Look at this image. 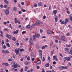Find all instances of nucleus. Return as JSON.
<instances>
[{
	"label": "nucleus",
	"mask_w": 72,
	"mask_h": 72,
	"mask_svg": "<svg viewBox=\"0 0 72 72\" xmlns=\"http://www.w3.org/2000/svg\"><path fill=\"white\" fill-rule=\"evenodd\" d=\"M10 8V7H9L8 8H7V9H6V10H4V11L5 12V14L7 15H8V14H9V9Z\"/></svg>",
	"instance_id": "f257e3e1"
},
{
	"label": "nucleus",
	"mask_w": 72,
	"mask_h": 72,
	"mask_svg": "<svg viewBox=\"0 0 72 72\" xmlns=\"http://www.w3.org/2000/svg\"><path fill=\"white\" fill-rule=\"evenodd\" d=\"M39 58L40 59L42 58V52L41 50H39Z\"/></svg>",
	"instance_id": "f03ea898"
},
{
	"label": "nucleus",
	"mask_w": 72,
	"mask_h": 72,
	"mask_svg": "<svg viewBox=\"0 0 72 72\" xmlns=\"http://www.w3.org/2000/svg\"><path fill=\"white\" fill-rule=\"evenodd\" d=\"M37 24V26H40L41 24H43V22L39 21H36Z\"/></svg>",
	"instance_id": "7ed1b4c3"
},
{
	"label": "nucleus",
	"mask_w": 72,
	"mask_h": 72,
	"mask_svg": "<svg viewBox=\"0 0 72 72\" xmlns=\"http://www.w3.org/2000/svg\"><path fill=\"white\" fill-rule=\"evenodd\" d=\"M30 44L31 46H32L33 45V41L32 38H30Z\"/></svg>",
	"instance_id": "20e7f679"
},
{
	"label": "nucleus",
	"mask_w": 72,
	"mask_h": 72,
	"mask_svg": "<svg viewBox=\"0 0 72 72\" xmlns=\"http://www.w3.org/2000/svg\"><path fill=\"white\" fill-rule=\"evenodd\" d=\"M61 40H62V41H65V42L67 41L66 40V38H65V37L64 36H62Z\"/></svg>",
	"instance_id": "39448f33"
},
{
	"label": "nucleus",
	"mask_w": 72,
	"mask_h": 72,
	"mask_svg": "<svg viewBox=\"0 0 72 72\" xmlns=\"http://www.w3.org/2000/svg\"><path fill=\"white\" fill-rule=\"evenodd\" d=\"M2 53H7V54H9V51L7 50H6L5 51V50H2Z\"/></svg>",
	"instance_id": "423d86ee"
},
{
	"label": "nucleus",
	"mask_w": 72,
	"mask_h": 72,
	"mask_svg": "<svg viewBox=\"0 0 72 72\" xmlns=\"http://www.w3.org/2000/svg\"><path fill=\"white\" fill-rule=\"evenodd\" d=\"M15 52L16 55H18L19 54V51L18 50L16 49L15 50Z\"/></svg>",
	"instance_id": "0eeeda50"
},
{
	"label": "nucleus",
	"mask_w": 72,
	"mask_h": 72,
	"mask_svg": "<svg viewBox=\"0 0 72 72\" xmlns=\"http://www.w3.org/2000/svg\"><path fill=\"white\" fill-rule=\"evenodd\" d=\"M68 22H69V20L68 19H66L65 20V21L64 22V24L65 25H66V24H67V23Z\"/></svg>",
	"instance_id": "6e6552de"
},
{
	"label": "nucleus",
	"mask_w": 72,
	"mask_h": 72,
	"mask_svg": "<svg viewBox=\"0 0 72 72\" xmlns=\"http://www.w3.org/2000/svg\"><path fill=\"white\" fill-rule=\"evenodd\" d=\"M35 35H36V36L37 37V39H39V38L40 37V34H39L37 33L35 34Z\"/></svg>",
	"instance_id": "1a4fd4ad"
},
{
	"label": "nucleus",
	"mask_w": 72,
	"mask_h": 72,
	"mask_svg": "<svg viewBox=\"0 0 72 72\" xmlns=\"http://www.w3.org/2000/svg\"><path fill=\"white\" fill-rule=\"evenodd\" d=\"M65 50L67 51L68 52H69V49L68 48H65Z\"/></svg>",
	"instance_id": "9d476101"
},
{
	"label": "nucleus",
	"mask_w": 72,
	"mask_h": 72,
	"mask_svg": "<svg viewBox=\"0 0 72 72\" xmlns=\"http://www.w3.org/2000/svg\"><path fill=\"white\" fill-rule=\"evenodd\" d=\"M38 5L39 6H42V3L40 2L38 4Z\"/></svg>",
	"instance_id": "9b49d317"
},
{
	"label": "nucleus",
	"mask_w": 72,
	"mask_h": 72,
	"mask_svg": "<svg viewBox=\"0 0 72 72\" xmlns=\"http://www.w3.org/2000/svg\"><path fill=\"white\" fill-rule=\"evenodd\" d=\"M72 14H70L69 15V17H70V20L71 22H72Z\"/></svg>",
	"instance_id": "f8f14e48"
},
{
	"label": "nucleus",
	"mask_w": 72,
	"mask_h": 72,
	"mask_svg": "<svg viewBox=\"0 0 72 72\" xmlns=\"http://www.w3.org/2000/svg\"><path fill=\"white\" fill-rule=\"evenodd\" d=\"M47 33H49V34H50V35L51 34V32L49 30H47Z\"/></svg>",
	"instance_id": "ddd939ff"
},
{
	"label": "nucleus",
	"mask_w": 72,
	"mask_h": 72,
	"mask_svg": "<svg viewBox=\"0 0 72 72\" xmlns=\"http://www.w3.org/2000/svg\"><path fill=\"white\" fill-rule=\"evenodd\" d=\"M66 60L67 61H70L71 60V58L69 57H68L66 59Z\"/></svg>",
	"instance_id": "4468645a"
},
{
	"label": "nucleus",
	"mask_w": 72,
	"mask_h": 72,
	"mask_svg": "<svg viewBox=\"0 0 72 72\" xmlns=\"http://www.w3.org/2000/svg\"><path fill=\"white\" fill-rule=\"evenodd\" d=\"M17 18H15V22L17 24V23H18V21L17 20Z\"/></svg>",
	"instance_id": "2eb2a0df"
},
{
	"label": "nucleus",
	"mask_w": 72,
	"mask_h": 72,
	"mask_svg": "<svg viewBox=\"0 0 72 72\" xmlns=\"http://www.w3.org/2000/svg\"><path fill=\"white\" fill-rule=\"evenodd\" d=\"M4 1L5 2L6 4H7V5H8L9 4V2L7 1L6 0H4Z\"/></svg>",
	"instance_id": "dca6fc26"
},
{
	"label": "nucleus",
	"mask_w": 72,
	"mask_h": 72,
	"mask_svg": "<svg viewBox=\"0 0 72 72\" xmlns=\"http://www.w3.org/2000/svg\"><path fill=\"white\" fill-rule=\"evenodd\" d=\"M14 68H17V65L16 64H14Z\"/></svg>",
	"instance_id": "f3484780"
},
{
	"label": "nucleus",
	"mask_w": 72,
	"mask_h": 72,
	"mask_svg": "<svg viewBox=\"0 0 72 72\" xmlns=\"http://www.w3.org/2000/svg\"><path fill=\"white\" fill-rule=\"evenodd\" d=\"M18 33V31L16 30V31H15V32H14V34H17V33Z\"/></svg>",
	"instance_id": "a211bd4d"
},
{
	"label": "nucleus",
	"mask_w": 72,
	"mask_h": 72,
	"mask_svg": "<svg viewBox=\"0 0 72 72\" xmlns=\"http://www.w3.org/2000/svg\"><path fill=\"white\" fill-rule=\"evenodd\" d=\"M31 57H34V54H33V53L32 52L31 53Z\"/></svg>",
	"instance_id": "6ab92c4d"
},
{
	"label": "nucleus",
	"mask_w": 72,
	"mask_h": 72,
	"mask_svg": "<svg viewBox=\"0 0 72 72\" xmlns=\"http://www.w3.org/2000/svg\"><path fill=\"white\" fill-rule=\"evenodd\" d=\"M41 62L40 60H39L37 62V63L38 64H41Z\"/></svg>",
	"instance_id": "aec40b11"
},
{
	"label": "nucleus",
	"mask_w": 72,
	"mask_h": 72,
	"mask_svg": "<svg viewBox=\"0 0 72 72\" xmlns=\"http://www.w3.org/2000/svg\"><path fill=\"white\" fill-rule=\"evenodd\" d=\"M4 40H2V41L1 45L2 46H3V45L4 44Z\"/></svg>",
	"instance_id": "412c9836"
},
{
	"label": "nucleus",
	"mask_w": 72,
	"mask_h": 72,
	"mask_svg": "<svg viewBox=\"0 0 72 72\" xmlns=\"http://www.w3.org/2000/svg\"><path fill=\"white\" fill-rule=\"evenodd\" d=\"M53 14H56L57 13V10H54L53 11Z\"/></svg>",
	"instance_id": "4be33fe9"
},
{
	"label": "nucleus",
	"mask_w": 72,
	"mask_h": 72,
	"mask_svg": "<svg viewBox=\"0 0 72 72\" xmlns=\"http://www.w3.org/2000/svg\"><path fill=\"white\" fill-rule=\"evenodd\" d=\"M2 49H6V46H5V45H4V46L2 48Z\"/></svg>",
	"instance_id": "5701e85b"
},
{
	"label": "nucleus",
	"mask_w": 72,
	"mask_h": 72,
	"mask_svg": "<svg viewBox=\"0 0 72 72\" xmlns=\"http://www.w3.org/2000/svg\"><path fill=\"white\" fill-rule=\"evenodd\" d=\"M45 66L47 67H49V63H47L45 65Z\"/></svg>",
	"instance_id": "b1692460"
},
{
	"label": "nucleus",
	"mask_w": 72,
	"mask_h": 72,
	"mask_svg": "<svg viewBox=\"0 0 72 72\" xmlns=\"http://www.w3.org/2000/svg\"><path fill=\"white\" fill-rule=\"evenodd\" d=\"M55 22H57L58 21V18H57V17H55Z\"/></svg>",
	"instance_id": "393cba45"
},
{
	"label": "nucleus",
	"mask_w": 72,
	"mask_h": 72,
	"mask_svg": "<svg viewBox=\"0 0 72 72\" xmlns=\"http://www.w3.org/2000/svg\"><path fill=\"white\" fill-rule=\"evenodd\" d=\"M35 37H36V36L34 35H33V40H35Z\"/></svg>",
	"instance_id": "a878e982"
},
{
	"label": "nucleus",
	"mask_w": 72,
	"mask_h": 72,
	"mask_svg": "<svg viewBox=\"0 0 72 72\" xmlns=\"http://www.w3.org/2000/svg\"><path fill=\"white\" fill-rule=\"evenodd\" d=\"M4 30L5 31H7V32H8V29L7 28L4 29Z\"/></svg>",
	"instance_id": "bb28decb"
},
{
	"label": "nucleus",
	"mask_w": 72,
	"mask_h": 72,
	"mask_svg": "<svg viewBox=\"0 0 72 72\" xmlns=\"http://www.w3.org/2000/svg\"><path fill=\"white\" fill-rule=\"evenodd\" d=\"M12 40L14 41H15L16 40V39L15 38V37H14L12 38Z\"/></svg>",
	"instance_id": "cd10ccee"
},
{
	"label": "nucleus",
	"mask_w": 72,
	"mask_h": 72,
	"mask_svg": "<svg viewBox=\"0 0 72 72\" xmlns=\"http://www.w3.org/2000/svg\"><path fill=\"white\" fill-rule=\"evenodd\" d=\"M59 69H60V70L63 69V66H61L60 68H59Z\"/></svg>",
	"instance_id": "c85d7f7f"
},
{
	"label": "nucleus",
	"mask_w": 72,
	"mask_h": 72,
	"mask_svg": "<svg viewBox=\"0 0 72 72\" xmlns=\"http://www.w3.org/2000/svg\"><path fill=\"white\" fill-rule=\"evenodd\" d=\"M6 45H7V46H8V47H10V44H9L8 43H7L6 44Z\"/></svg>",
	"instance_id": "c756f323"
},
{
	"label": "nucleus",
	"mask_w": 72,
	"mask_h": 72,
	"mask_svg": "<svg viewBox=\"0 0 72 72\" xmlns=\"http://www.w3.org/2000/svg\"><path fill=\"white\" fill-rule=\"evenodd\" d=\"M28 69V67L26 66L25 67V71H27Z\"/></svg>",
	"instance_id": "7c9ffc66"
},
{
	"label": "nucleus",
	"mask_w": 72,
	"mask_h": 72,
	"mask_svg": "<svg viewBox=\"0 0 72 72\" xmlns=\"http://www.w3.org/2000/svg\"><path fill=\"white\" fill-rule=\"evenodd\" d=\"M13 60V58H9L8 60V61H12Z\"/></svg>",
	"instance_id": "2f4dec72"
},
{
	"label": "nucleus",
	"mask_w": 72,
	"mask_h": 72,
	"mask_svg": "<svg viewBox=\"0 0 72 72\" xmlns=\"http://www.w3.org/2000/svg\"><path fill=\"white\" fill-rule=\"evenodd\" d=\"M66 46H67V47H68L69 48V47H71V44L67 45H66Z\"/></svg>",
	"instance_id": "473e14b6"
},
{
	"label": "nucleus",
	"mask_w": 72,
	"mask_h": 72,
	"mask_svg": "<svg viewBox=\"0 0 72 72\" xmlns=\"http://www.w3.org/2000/svg\"><path fill=\"white\" fill-rule=\"evenodd\" d=\"M26 28H30V26L29 25H27L26 27Z\"/></svg>",
	"instance_id": "72a5a7b5"
},
{
	"label": "nucleus",
	"mask_w": 72,
	"mask_h": 72,
	"mask_svg": "<svg viewBox=\"0 0 72 72\" xmlns=\"http://www.w3.org/2000/svg\"><path fill=\"white\" fill-rule=\"evenodd\" d=\"M24 64L26 66H27L28 65V62L26 61L24 63Z\"/></svg>",
	"instance_id": "f704fd0d"
},
{
	"label": "nucleus",
	"mask_w": 72,
	"mask_h": 72,
	"mask_svg": "<svg viewBox=\"0 0 72 72\" xmlns=\"http://www.w3.org/2000/svg\"><path fill=\"white\" fill-rule=\"evenodd\" d=\"M20 51H21V52H22V51H24V49H23V48L21 49L20 50Z\"/></svg>",
	"instance_id": "c9c22d12"
},
{
	"label": "nucleus",
	"mask_w": 72,
	"mask_h": 72,
	"mask_svg": "<svg viewBox=\"0 0 72 72\" xmlns=\"http://www.w3.org/2000/svg\"><path fill=\"white\" fill-rule=\"evenodd\" d=\"M63 69H67V67L66 66H63Z\"/></svg>",
	"instance_id": "e433bc0d"
},
{
	"label": "nucleus",
	"mask_w": 72,
	"mask_h": 72,
	"mask_svg": "<svg viewBox=\"0 0 72 72\" xmlns=\"http://www.w3.org/2000/svg\"><path fill=\"white\" fill-rule=\"evenodd\" d=\"M27 60H30V56L27 57Z\"/></svg>",
	"instance_id": "4c0bfd02"
},
{
	"label": "nucleus",
	"mask_w": 72,
	"mask_h": 72,
	"mask_svg": "<svg viewBox=\"0 0 72 72\" xmlns=\"http://www.w3.org/2000/svg\"><path fill=\"white\" fill-rule=\"evenodd\" d=\"M48 60L49 61H50V56H48Z\"/></svg>",
	"instance_id": "58836bf2"
},
{
	"label": "nucleus",
	"mask_w": 72,
	"mask_h": 72,
	"mask_svg": "<svg viewBox=\"0 0 72 72\" xmlns=\"http://www.w3.org/2000/svg\"><path fill=\"white\" fill-rule=\"evenodd\" d=\"M15 42L16 44L17 45V46H18V45H19V43L17 41H16Z\"/></svg>",
	"instance_id": "ea45409f"
},
{
	"label": "nucleus",
	"mask_w": 72,
	"mask_h": 72,
	"mask_svg": "<svg viewBox=\"0 0 72 72\" xmlns=\"http://www.w3.org/2000/svg\"><path fill=\"white\" fill-rule=\"evenodd\" d=\"M64 23V21H63L61 22V24H63Z\"/></svg>",
	"instance_id": "a19ab883"
},
{
	"label": "nucleus",
	"mask_w": 72,
	"mask_h": 72,
	"mask_svg": "<svg viewBox=\"0 0 72 72\" xmlns=\"http://www.w3.org/2000/svg\"><path fill=\"white\" fill-rule=\"evenodd\" d=\"M26 33V31H23L22 32V35H24V33Z\"/></svg>",
	"instance_id": "79ce46f5"
},
{
	"label": "nucleus",
	"mask_w": 72,
	"mask_h": 72,
	"mask_svg": "<svg viewBox=\"0 0 72 72\" xmlns=\"http://www.w3.org/2000/svg\"><path fill=\"white\" fill-rule=\"evenodd\" d=\"M54 50L51 51V55H53V53H54Z\"/></svg>",
	"instance_id": "37998d69"
},
{
	"label": "nucleus",
	"mask_w": 72,
	"mask_h": 72,
	"mask_svg": "<svg viewBox=\"0 0 72 72\" xmlns=\"http://www.w3.org/2000/svg\"><path fill=\"white\" fill-rule=\"evenodd\" d=\"M61 57H63V55H62V54L61 53H59Z\"/></svg>",
	"instance_id": "c03bdc74"
},
{
	"label": "nucleus",
	"mask_w": 72,
	"mask_h": 72,
	"mask_svg": "<svg viewBox=\"0 0 72 72\" xmlns=\"http://www.w3.org/2000/svg\"><path fill=\"white\" fill-rule=\"evenodd\" d=\"M13 9L14 10H15V11H17V8L15 7Z\"/></svg>",
	"instance_id": "a18cd8bd"
},
{
	"label": "nucleus",
	"mask_w": 72,
	"mask_h": 72,
	"mask_svg": "<svg viewBox=\"0 0 72 72\" xmlns=\"http://www.w3.org/2000/svg\"><path fill=\"white\" fill-rule=\"evenodd\" d=\"M56 58H57V56H54L53 57V59H55Z\"/></svg>",
	"instance_id": "49530a36"
},
{
	"label": "nucleus",
	"mask_w": 72,
	"mask_h": 72,
	"mask_svg": "<svg viewBox=\"0 0 72 72\" xmlns=\"http://www.w3.org/2000/svg\"><path fill=\"white\" fill-rule=\"evenodd\" d=\"M6 37L7 38H9V35L7 34H6Z\"/></svg>",
	"instance_id": "de8ad7c7"
},
{
	"label": "nucleus",
	"mask_w": 72,
	"mask_h": 72,
	"mask_svg": "<svg viewBox=\"0 0 72 72\" xmlns=\"http://www.w3.org/2000/svg\"><path fill=\"white\" fill-rule=\"evenodd\" d=\"M43 18L44 19H45L46 18V16L45 15H44L43 17Z\"/></svg>",
	"instance_id": "09e8293b"
},
{
	"label": "nucleus",
	"mask_w": 72,
	"mask_h": 72,
	"mask_svg": "<svg viewBox=\"0 0 72 72\" xmlns=\"http://www.w3.org/2000/svg\"><path fill=\"white\" fill-rule=\"evenodd\" d=\"M5 65L6 66H9V64L7 63H5Z\"/></svg>",
	"instance_id": "8fccbe9b"
},
{
	"label": "nucleus",
	"mask_w": 72,
	"mask_h": 72,
	"mask_svg": "<svg viewBox=\"0 0 72 72\" xmlns=\"http://www.w3.org/2000/svg\"><path fill=\"white\" fill-rule=\"evenodd\" d=\"M1 34L2 37H3V31H1Z\"/></svg>",
	"instance_id": "3c124183"
},
{
	"label": "nucleus",
	"mask_w": 72,
	"mask_h": 72,
	"mask_svg": "<svg viewBox=\"0 0 72 72\" xmlns=\"http://www.w3.org/2000/svg\"><path fill=\"white\" fill-rule=\"evenodd\" d=\"M51 6H50L49 8V10H50L51 9Z\"/></svg>",
	"instance_id": "603ef678"
},
{
	"label": "nucleus",
	"mask_w": 72,
	"mask_h": 72,
	"mask_svg": "<svg viewBox=\"0 0 72 72\" xmlns=\"http://www.w3.org/2000/svg\"><path fill=\"white\" fill-rule=\"evenodd\" d=\"M23 71V69H21V70H20V72H22Z\"/></svg>",
	"instance_id": "864d4df0"
},
{
	"label": "nucleus",
	"mask_w": 72,
	"mask_h": 72,
	"mask_svg": "<svg viewBox=\"0 0 72 72\" xmlns=\"http://www.w3.org/2000/svg\"><path fill=\"white\" fill-rule=\"evenodd\" d=\"M42 72H45V70H44V69L42 68Z\"/></svg>",
	"instance_id": "5fc2aeb1"
},
{
	"label": "nucleus",
	"mask_w": 72,
	"mask_h": 72,
	"mask_svg": "<svg viewBox=\"0 0 72 72\" xmlns=\"http://www.w3.org/2000/svg\"><path fill=\"white\" fill-rule=\"evenodd\" d=\"M45 46H43L42 47V49H45Z\"/></svg>",
	"instance_id": "6e6d98bb"
},
{
	"label": "nucleus",
	"mask_w": 72,
	"mask_h": 72,
	"mask_svg": "<svg viewBox=\"0 0 72 72\" xmlns=\"http://www.w3.org/2000/svg\"><path fill=\"white\" fill-rule=\"evenodd\" d=\"M66 35L67 36H69V33H68Z\"/></svg>",
	"instance_id": "4d7b16f0"
},
{
	"label": "nucleus",
	"mask_w": 72,
	"mask_h": 72,
	"mask_svg": "<svg viewBox=\"0 0 72 72\" xmlns=\"http://www.w3.org/2000/svg\"><path fill=\"white\" fill-rule=\"evenodd\" d=\"M34 6L35 7H37V4H34Z\"/></svg>",
	"instance_id": "13d9d810"
},
{
	"label": "nucleus",
	"mask_w": 72,
	"mask_h": 72,
	"mask_svg": "<svg viewBox=\"0 0 72 72\" xmlns=\"http://www.w3.org/2000/svg\"><path fill=\"white\" fill-rule=\"evenodd\" d=\"M14 1L15 3H16L17 2V0H14Z\"/></svg>",
	"instance_id": "bf43d9fd"
},
{
	"label": "nucleus",
	"mask_w": 72,
	"mask_h": 72,
	"mask_svg": "<svg viewBox=\"0 0 72 72\" xmlns=\"http://www.w3.org/2000/svg\"><path fill=\"white\" fill-rule=\"evenodd\" d=\"M53 64H56V62H55V61H54Z\"/></svg>",
	"instance_id": "052dcab7"
},
{
	"label": "nucleus",
	"mask_w": 72,
	"mask_h": 72,
	"mask_svg": "<svg viewBox=\"0 0 72 72\" xmlns=\"http://www.w3.org/2000/svg\"><path fill=\"white\" fill-rule=\"evenodd\" d=\"M19 14H22V12L21 11H19L18 12Z\"/></svg>",
	"instance_id": "680f3d73"
},
{
	"label": "nucleus",
	"mask_w": 72,
	"mask_h": 72,
	"mask_svg": "<svg viewBox=\"0 0 72 72\" xmlns=\"http://www.w3.org/2000/svg\"><path fill=\"white\" fill-rule=\"evenodd\" d=\"M22 12H25V11H26V10L24 9H23L22 10Z\"/></svg>",
	"instance_id": "e2e57ef3"
},
{
	"label": "nucleus",
	"mask_w": 72,
	"mask_h": 72,
	"mask_svg": "<svg viewBox=\"0 0 72 72\" xmlns=\"http://www.w3.org/2000/svg\"><path fill=\"white\" fill-rule=\"evenodd\" d=\"M5 71L6 72H9V70H7L6 69H5Z\"/></svg>",
	"instance_id": "0e129e2a"
},
{
	"label": "nucleus",
	"mask_w": 72,
	"mask_h": 72,
	"mask_svg": "<svg viewBox=\"0 0 72 72\" xmlns=\"http://www.w3.org/2000/svg\"><path fill=\"white\" fill-rule=\"evenodd\" d=\"M3 24H5V25H6V22H4Z\"/></svg>",
	"instance_id": "69168bd1"
},
{
	"label": "nucleus",
	"mask_w": 72,
	"mask_h": 72,
	"mask_svg": "<svg viewBox=\"0 0 72 72\" xmlns=\"http://www.w3.org/2000/svg\"><path fill=\"white\" fill-rule=\"evenodd\" d=\"M37 69H39L40 67L39 66H37Z\"/></svg>",
	"instance_id": "338daca9"
},
{
	"label": "nucleus",
	"mask_w": 72,
	"mask_h": 72,
	"mask_svg": "<svg viewBox=\"0 0 72 72\" xmlns=\"http://www.w3.org/2000/svg\"><path fill=\"white\" fill-rule=\"evenodd\" d=\"M42 60V61H44L45 60V58H44V57L43 58Z\"/></svg>",
	"instance_id": "774afa93"
}]
</instances>
